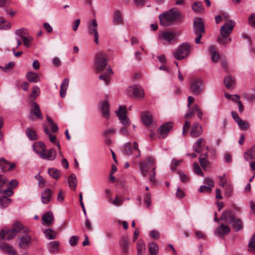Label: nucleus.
<instances>
[{
    "instance_id": "nucleus-46",
    "label": "nucleus",
    "mask_w": 255,
    "mask_h": 255,
    "mask_svg": "<svg viewBox=\"0 0 255 255\" xmlns=\"http://www.w3.org/2000/svg\"><path fill=\"white\" fill-rule=\"evenodd\" d=\"M11 27V23L5 18L0 16V28H9Z\"/></svg>"
},
{
    "instance_id": "nucleus-51",
    "label": "nucleus",
    "mask_w": 255,
    "mask_h": 255,
    "mask_svg": "<svg viewBox=\"0 0 255 255\" xmlns=\"http://www.w3.org/2000/svg\"><path fill=\"white\" fill-rule=\"evenodd\" d=\"M199 160L203 169L204 170H206L209 164V161L207 160L205 158H202V157H200L199 158Z\"/></svg>"
},
{
    "instance_id": "nucleus-13",
    "label": "nucleus",
    "mask_w": 255,
    "mask_h": 255,
    "mask_svg": "<svg viewBox=\"0 0 255 255\" xmlns=\"http://www.w3.org/2000/svg\"><path fill=\"white\" fill-rule=\"evenodd\" d=\"M173 123L168 122L161 126L158 130L159 137L163 138L166 137L167 133L172 129Z\"/></svg>"
},
{
    "instance_id": "nucleus-4",
    "label": "nucleus",
    "mask_w": 255,
    "mask_h": 255,
    "mask_svg": "<svg viewBox=\"0 0 255 255\" xmlns=\"http://www.w3.org/2000/svg\"><path fill=\"white\" fill-rule=\"evenodd\" d=\"M108 56L105 52L100 51L96 55L95 67L98 72L103 71L107 66Z\"/></svg>"
},
{
    "instance_id": "nucleus-7",
    "label": "nucleus",
    "mask_w": 255,
    "mask_h": 255,
    "mask_svg": "<svg viewBox=\"0 0 255 255\" xmlns=\"http://www.w3.org/2000/svg\"><path fill=\"white\" fill-rule=\"evenodd\" d=\"M127 94L129 97L137 99H141L144 96L143 90L137 85L129 86L128 88Z\"/></svg>"
},
{
    "instance_id": "nucleus-8",
    "label": "nucleus",
    "mask_w": 255,
    "mask_h": 255,
    "mask_svg": "<svg viewBox=\"0 0 255 255\" xmlns=\"http://www.w3.org/2000/svg\"><path fill=\"white\" fill-rule=\"evenodd\" d=\"M190 89L194 95H199L204 90V86L201 80L198 78L192 79L190 82Z\"/></svg>"
},
{
    "instance_id": "nucleus-33",
    "label": "nucleus",
    "mask_w": 255,
    "mask_h": 255,
    "mask_svg": "<svg viewBox=\"0 0 255 255\" xmlns=\"http://www.w3.org/2000/svg\"><path fill=\"white\" fill-rule=\"evenodd\" d=\"M209 51L211 55L212 62L214 63L217 62L219 59V55L216 51L215 47L213 45L210 46Z\"/></svg>"
},
{
    "instance_id": "nucleus-15",
    "label": "nucleus",
    "mask_w": 255,
    "mask_h": 255,
    "mask_svg": "<svg viewBox=\"0 0 255 255\" xmlns=\"http://www.w3.org/2000/svg\"><path fill=\"white\" fill-rule=\"evenodd\" d=\"M231 232L230 228L225 225V224L221 223L215 231V234L219 236L220 237H224L226 235L229 234Z\"/></svg>"
},
{
    "instance_id": "nucleus-19",
    "label": "nucleus",
    "mask_w": 255,
    "mask_h": 255,
    "mask_svg": "<svg viewBox=\"0 0 255 255\" xmlns=\"http://www.w3.org/2000/svg\"><path fill=\"white\" fill-rule=\"evenodd\" d=\"M202 128L200 124L195 123L191 129L190 134L193 137H197L202 133Z\"/></svg>"
},
{
    "instance_id": "nucleus-30",
    "label": "nucleus",
    "mask_w": 255,
    "mask_h": 255,
    "mask_svg": "<svg viewBox=\"0 0 255 255\" xmlns=\"http://www.w3.org/2000/svg\"><path fill=\"white\" fill-rule=\"evenodd\" d=\"M68 184L71 189L76 190L77 185V180L75 174L72 173L69 176Z\"/></svg>"
},
{
    "instance_id": "nucleus-64",
    "label": "nucleus",
    "mask_w": 255,
    "mask_h": 255,
    "mask_svg": "<svg viewBox=\"0 0 255 255\" xmlns=\"http://www.w3.org/2000/svg\"><path fill=\"white\" fill-rule=\"evenodd\" d=\"M182 162V160L173 159L171 165V169L174 170L176 167Z\"/></svg>"
},
{
    "instance_id": "nucleus-1",
    "label": "nucleus",
    "mask_w": 255,
    "mask_h": 255,
    "mask_svg": "<svg viewBox=\"0 0 255 255\" xmlns=\"http://www.w3.org/2000/svg\"><path fill=\"white\" fill-rule=\"evenodd\" d=\"M180 16V12L172 8L159 15L160 23L166 26L172 24Z\"/></svg>"
},
{
    "instance_id": "nucleus-39",
    "label": "nucleus",
    "mask_w": 255,
    "mask_h": 255,
    "mask_svg": "<svg viewBox=\"0 0 255 255\" xmlns=\"http://www.w3.org/2000/svg\"><path fill=\"white\" fill-rule=\"evenodd\" d=\"M224 84L227 88L232 89L234 88V79L230 76H227L224 79Z\"/></svg>"
},
{
    "instance_id": "nucleus-43",
    "label": "nucleus",
    "mask_w": 255,
    "mask_h": 255,
    "mask_svg": "<svg viewBox=\"0 0 255 255\" xmlns=\"http://www.w3.org/2000/svg\"><path fill=\"white\" fill-rule=\"evenodd\" d=\"M113 22L116 25L122 24L124 22V20L123 19L122 14L121 12L119 10H117L115 12Z\"/></svg>"
},
{
    "instance_id": "nucleus-50",
    "label": "nucleus",
    "mask_w": 255,
    "mask_h": 255,
    "mask_svg": "<svg viewBox=\"0 0 255 255\" xmlns=\"http://www.w3.org/2000/svg\"><path fill=\"white\" fill-rule=\"evenodd\" d=\"M35 178L38 181V184L40 188H43L45 186V180L44 178L39 174H37L35 176Z\"/></svg>"
},
{
    "instance_id": "nucleus-12",
    "label": "nucleus",
    "mask_w": 255,
    "mask_h": 255,
    "mask_svg": "<svg viewBox=\"0 0 255 255\" xmlns=\"http://www.w3.org/2000/svg\"><path fill=\"white\" fill-rule=\"evenodd\" d=\"M34 151L37 153L40 157L44 159L49 160H53L56 157V152L53 148H51L48 150L38 151L35 148H34Z\"/></svg>"
},
{
    "instance_id": "nucleus-29",
    "label": "nucleus",
    "mask_w": 255,
    "mask_h": 255,
    "mask_svg": "<svg viewBox=\"0 0 255 255\" xmlns=\"http://www.w3.org/2000/svg\"><path fill=\"white\" fill-rule=\"evenodd\" d=\"M141 121L144 125H150L153 121L152 115L148 112L143 113L141 115Z\"/></svg>"
},
{
    "instance_id": "nucleus-27",
    "label": "nucleus",
    "mask_w": 255,
    "mask_h": 255,
    "mask_svg": "<svg viewBox=\"0 0 255 255\" xmlns=\"http://www.w3.org/2000/svg\"><path fill=\"white\" fill-rule=\"evenodd\" d=\"M26 78L30 82L37 83L40 81L38 74L32 71L28 72L26 73Z\"/></svg>"
},
{
    "instance_id": "nucleus-55",
    "label": "nucleus",
    "mask_w": 255,
    "mask_h": 255,
    "mask_svg": "<svg viewBox=\"0 0 255 255\" xmlns=\"http://www.w3.org/2000/svg\"><path fill=\"white\" fill-rule=\"evenodd\" d=\"M22 41L24 45L27 47H29L30 46V43L32 40V38L30 36H25L22 37Z\"/></svg>"
},
{
    "instance_id": "nucleus-63",
    "label": "nucleus",
    "mask_w": 255,
    "mask_h": 255,
    "mask_svg": "<svg viewBox=\"0 0 255 255\" xmlns=\"http://www.w3.org/2000/svg\"><path fill=\"white\" fill-rule=\"evenodd\" d=\"M65 198V194L63 190H60L59 191L58 195L57 196V200L59 202H62Z\"/></svg>"
},
{
    "instance_id": "nucleus-58",
    "label": "nucleus",
    "mask_w": 255,
    "mask_h": 255,
    "mask_svg": "<svg viewBox=\"0 0 255 255\" xmlns=\"http://www.w3.org/2000/svg\"><path fill=\"white\" fill-rule=\"evenodd\" d=\"M178 173L179 174L180 179L182 182L186 183L188 181L189 178L187 175L181 171H179Z\"/></svg>"
},
{
    "instance_id": "nucleus-20",
    "label": "nucleus",
    "mask_w": 255,
    "mask_h": 255,
    "mask_svg": "<svg viewBox=\"0 0 255 255\" xmlns=\"http://www.w3.org/2000/svg\"><path fill=\"white\" fill-rule=\"evenodd\" d=\"M42 224L50 226L54 221V216L51 211H47L42 217Z\"/></svg>"
},
{
    "instance_id": "nucleus-31",
    "label": "nucleus",
    "mask_w": 255,
    "mask_h": 255,
    "mask_svg": "<svg viewBox=\"0 0 255 255\" xmlns=\"http://www.w3.org/2000/svg\"><path fill=\"white\" fill-rule=\"evenodd\" d=\"M137 255H144L145 245L143 240H139L136 243Z\"/></svg>"
},
{
    "instance_id": "nucleus-24",
    "label": "nucleus",
    "mask_w": 255,
    "mask_h": 255,
    "mask_svg": "<svg viewBox=\"0 0 255 255\" xmlns=\"http://www.w3.org/2000/svg\"><path fill=\"white\" fill-rule=\"evenodd\" d=\"M176 36V33L175 32L166 31L163 32L159 35V38H163L165 41L168 43H171L172 41L174 40V38Z\"/></svg>"
},
{
    "instance_id": "nucleus-59",
    "label": "nucleus",
    "mask_w": 255,
    "mask_h": 255,
    "mask_svg": "<svg viewBox=\"0 0 255 255\" xmlns=\"http://www.w3.org/2000/svg\"><path fill=\"white\" fill-rule=\"evenodd\" d=\"M233 193V187L230 185H227L225 187V194L227 197H230L231 196Z\"/></svg>"
},
{
    "instance_id": "nucleus-41",
    "label": "nucleus",
    "mask_w": 255,
    "mask_h": 255,
    "mask_svg": "<svg viewBox=\"0 0 255 255\" xmlns=\"http://www.w3.org/2000/svg\"><path fill=\"white\" fill-rule=\"evenodd\" d=\"M46 238L50 240H54L56 238V232L51 229H47L43 232Z\"/></svg>"
},
{
    "instance_id": "nucleus-54",
    "label": "nucleus",
    "mask_w": 255,
    "mask_h": 255,
    "mask_svg": "<svg viewBox=\"0 0 255 255\" xmlns=\"http://www.w3.org/2000/svg\"><path fill=\"white\" fill-rule=\"evenodd\" d=\"M237 124L240 128L242 129H247L250 127V125L248 122L242 119Z\"/></svg>"
},
{
    "instance_id": "nucleus-10",
    "label": "nucleus",
    "mask_w": 255,
    "mask_h": 255,
    "mask_svg": "<svg viewBox=\"0 0 255 255\" xmlns=\"http://www.w3.org/2000/svg\"><path fill=\"white\" fill-rule=\"evenodd\" d=\"M127 108L126 106H120L116 114L122 124L125 127H128L130 125V121L126 115Z\"/></svg>"
},
{
    "instance_id": "nucleus-23",
    "label": "nucleus",
    "mask_w": 255,
    "mask_h": 255,
    "mask_svg": "<svg viewBox=\"0 0 255 255\" xmlns=\"http://www.w3.org/2000/svg\"><path fill=\"white\" fill-rule=\"evenodd\" d=\"M16 230L13 229L9 230L5 233H4L3 230H2L0 232V239H3L5 238L6 240L8 241L12 238L16 236Z\"/></svg>"
},
{
    "instance_id": "nucleus-17",
    "label": "nucleus",
    "mask_w": 255,
    "mask_h": 255,
    "mask_svg": "<svg viewBox=\"0 0 255 255\" xmlns=\"http://www.w3.org/2000/svg\"><path fill=\"white\" fill-rule=\"evenodd\" d=\"M53 192L49 188L45 189L41 193V200L43 204H48L52 199Z\"/></svg>"
},
{
    "instance_id": "nucleus-3",
    "label": "nucleus",
    "mask_w": 255,
    "mask_h": 255,
    "mask_svg": "<svg viewBox=\"0 0 255 255\" xmlns=\"http://www.w3.org/2000/svg\"><path fill=\"white\" fill-rule=\"evenodd\" d=\"M190 49L191 46L188 43H182L174 50L173 55L177 60H182L188 56Z\"/></svg>"
},
{
    "instance_id": "nucleus-38",
    "label": "nucleus",
    "mask_w": 255,
    "mask_h": 255,
    "mask_svg": "<svg viewBox=\"0 0 255 255\" xmlns=\"http://www.w3.org/2000/svg\"><path fill=\"white\" fill-rule=\"evenodd\" d=\"M230 224L232 225V227L236 232L242 230L243 228L242 221L237 218H236L234 221L232 223H231Z\"/></svg>"
},
{
    "instance_id": "nucleus-18",
    "label": "nucleus",
    "mask_w": 255,
    "mask_h": 255,
    "mask_svg": "<svg viewBox=\"0 0 255 255\" xmlns=\"http://www.w3.org/2000/svg\"><path fill=\"white\" fill-rule=\"evenodd\" d=\"M15 164L14 163H9L3 157L0 158V168L4 172L6 170L10 171L14 169Z\"/></svg>"
},
{
    "instance_id": "nucleus-60",
    "label": "nucleus",
    "mask_w": 255,
    "mask_h": 255,
    "mask_svg": "<svg viewBox=\"0 0 255 255\" xmlns=\"http://www.w3.org/2000/svg\"><path fill=\"white\" fill-rule=\"evenodd\" d=\"M25 31L24 29H17L15 31V34L18 36V38L22 39V37L25 36L24 35Z\"/></svg>"
},
{
    "instance_id": "nucleus-56",
    "label": "nucleus",
    "mask_w": 255,
    "mask_h": 255,
    "mask_svg": "<svg viewBox=\"0 0 255 255\" xmlns=\"http://www.w3.org/2000/svg\"><path fill=\"white\" fill-rule=\"evenodd\" d=\"M193 166H194V170L195 172L197 174L203 176V173L198 163L197 162H194L193 163Z\"/></svg>"
},
{
    "instance_id": "nucleus-35",
    "label": "nucleus",
    "mask_w": 255,
    "mask_h": 255,
    "mask_svg": "<svg viewBox=\"0 0 255 255\" xmlns=\"http://www.w3.org/2000/svg\"><path fill=\"white\" fill-rule=\"evenodd\" d=\"M11 202V199L5 196L0 197V208H5L7 207Z\"/></svg>"
},
{
    "instance_id": "nucleus-47",
    "label": "nucleus",
    "mask_w": 255,
    "mask_h": 255,
    "mask_svg": "<svg viewBox=\"0 0 255 255\" xmlns=\"http://www.w3.org/2000/svg\"><path fill=\"white\" fill-rule=\"evenodd\" d=\"M47 121L49 124L51 126V131L55 133L58 130V127L57 125L54 123L52 119L49 116H46Z\"/></svg>"
},
{
    "instance_id": "nucleus-37",
    "label": "nucleus",
    "mask_w": 255,
    "mask_h": 255,
    "mask_svg": "<svg viewBox=\"0 0 255 255\" xmlns=\"http://www.w3.org/2000/svg\"><path fill=\"white\" fill-rule=\"evenodd\" d=\"M13 229L16 230V233H26L28 231V229L18 221L15 222Z\"/></svg>"
},
{
    "instance_id": "nucleus-22",
    "label": "nucleus",
    "mask_w": 255,
    "mask_h": 255,
    "mask_svg": "<svg viewBox=\"0 0 255 255\" xmlns=\"http://www.w3.org/2000/svg\"><path fill=\"white\" fill-rule=\"evenodd\" d=\"M0 249L4 253L9 255H16V252L13 247L7 243H2L0 245Z\"/></svg>"
},
{
    "instance_id": "nucleus-32",
    "label": "nucleus",
    "mask_w": 255,
    "mask_h": 255,
    "mask_svg": "<svg viewBox=\"0 0 255 255\" xmlns=\"http://www.w3.org/2000/svg\"><path fill=\"white\" fill-rule=\"evenodd\" d=\"M69 80L68 78H65L60 87V94L62 98H64L66 96V91L69 86Z\"/></svg>"
},
{
    "instance_id": "nucleus-52",
    "label": "nucleus",
    "mask_w": 255,
    "mask_h": 255,
    "mask_svg": "<svg viewBox=\"0 0 255 255\" xmlns=\"http://www.w3.org/2000/svg\"><path fill=\"white\" fill-rule=\"evenodd\" d=\"M144 202L146 204L147 208H149L151 204V194L149 193H146L144 196Z\"/></svg>"
},
{
    "instance_id": "nucleus-34",
    "label": "nucleus",
    "mask_w": 255,
    "mask_h": 255,
    "mask_svg": "<svg viewBox=\"0 0 255 255\" xmlns=\"http://www.w3.org/2000/svg\"><path fill=\"white\" fill-rule=\"evenodd\" d=\"M244 157L247 161L255 159V146H253L245 153Z\"/></svg>"
},
{
    "instance_id": "nucleus-49",
    "label": "nucleus",
    "mask_w": 255,
    "mask_h": 255,
    "mask_svg": "<svg viewBox=\"0 0 255 255\" xmlns=\"http://www.w3.org/2000/svg\"><path fill=\"white\" fill-rule=\"evenodd\" d=\"M40 92V88L37 86H34L33 87V90L31 95L29 96V98L33 99H36L39 95Z\"/></svg>"
},
{
    "instance_id": "nucleus-62",
    "label": "nucleus",
    "mask_w": 255,
    "mask_h": 255,
    "mask_svg": "<svg viewBox=\"0 0 255 255\" xmlns=\"http://www.w3.org/2000/svg\"><path fill=\"white\" fill-rule=\"evenodd\" d=\"M17 185L18 181L15 179H12L7 184V186L13 189L16 188Z\"/></svg>"
},
{
    "instance_id": "nucleus-14",
    "label": "nucleus",
    "mask_w": 255,
    "mask_h": 255,
    "mask_svg": "<svg viewBox=\"0 0 255 255\" xmlns=\"http://www.w3.org/2000/svg\"><path fill=\"white\" fill-rule=\"evenodd\" d=\"M236 218L235 213L231 210H226L223 212L220 219L226 223H232Z\"/></svg>"
},
{
    "instance_id": "nucleus-25",
    "label": "nucleus",
    "mask_w": 255,
    "mask_h": 255,
    "mask_svg": "<svg viewBox=\"0 0 255 255\" xmlns=\"http://www.w3.org/2000/svg\"><path fill=\"white\" fill-rule=\"evenodd\" d=\"M206 141L204 138H200L198 139L193 145L194 151L198 153H200L202 151V147L205 145Z\"/></svg>"
},
{
    "instance_id": "nucleus-48",
    "label": "nucleus",
    "mask_w": 255,
    "mask_h": 255,
    "mask_svg": "<svg viewBox=\"0 0 255 255\" xmlns=\"http://www.w3.org/2000/svg\"><path fill=\"white\" fill-rule=\"evenodd\" d=\"M26 134L28 138L30 140H35L37 139V135L35 132L30 128H27L26 130Z\"/></svg>"
},
{
    "instance_id": "nucleus-57",
    "label": "nucleus",
    "mask_w": 255,
    "mask_h": 255,
    "mask_svg": "<svg viewBox=\"0 0 255 255\" xmlns=\"http://www.w3.org/2000/svg\"><path fill=\"white\" fill-rule=\"evenodd\" d=\"M79 237L77 236H72L69 240V244L71 246H75L77 245L79 241Z\"/></svg>"
},
{
    "instance_id": "nucleus-42",
    "label": "nucleus",
    "mask_w": 255,
    "mask_h": 255,
    "mask_svg": "<svg viewBox=\"0 0 255 255\" xmlns=\"http://www.w3.org/2000/svg\"><path fill=\"white\" fill-rule=\"evenodd\" d=\"M148 248L151 255H155L158 252L159 248L157 244L155 242H151L148 245Z\"/></svg>"
},
{
    "instance_id": "nucleus-28",
    "label": "nucleus",
    "mask_w": 255,
    "mask_h": 255,
    "mask_svg": "<svg viewBox=\"0 0 255 255\" xmlns=\"http://www.w3.org/2000/svg\"><path fill=\"white\" fill-rule=\"evenodd\" d=\"M31 237L28 235L22 236L19 242V245L21 249H26L30 242Z\"/></svg>"
},
{
    "instance_id": "nucleus-11",
    "label": "nucleus",
    "mask_w": 255,
    "mask_h": 255,
    "mask_svg": "<svg viewBox=\"0 0 255 255\" xmlns=\"http://www.w3.org/2000/svg\"><path fill=\"white\" fill-rule=\"evenodd\" d=\"M98 23L95 19L88 23V33L94 37V42L98 45L99 44V34L97 30Z\"/></svg>"
},
{
    "instance_id": "nucleus-2",
    "label": "nucleus",
    "mask_w": 255,
    "mask_h": 255,
    "mask_svg": "<svg viewBox=\"0 0 255 255\" xmlns=\"http://www.w3.org/2000/svg\"><path fill=\"white\" fill-rule=\"evenodd\" d=\"M235 21L230 20L226 22L220 28V33L222 37L219 36L217 38V41L220 44H226L231 41V38H228L231 33L233 28L235 26Z\"/></svg>"
},
{
    "instance_id": "nucleus-40",
    "label": "nucleus",
    "mask_w": 255,
    "mask_h": 255,
    "mask_svg": "<svg viewBox=\"0 0 255 255\" xmlns=\"http://www.w3.org/2000/svg\"><path fill=\"white\" fill-rule=\"evenodd\" d=\"M109 105L107 101H105L101 104V110L102 111L103 115L106 118L109 117Z\"/></svg>"
},
{
    "instance_id": "nucleus-61",
    "label": "nucleus",
    "mask_w": 255,
    "mask_h": 255,
    "mask_svg": "<svg viewBox=\"0 0 255 255\" xmlns=\"http://www.w3.org/2000/svg\"><path fill=\"white\" fill-rule=\"evenodd\" d=\"M110 201H111L112 204H113L115 206H120L122 205L123 201L122 199L119 198L118 196L116 197L115 200H112V199H110Z\"/></svg>"
},
{
    "instance_id": "nucleus-6",
    "label": "nucleus",
    "mask_w": 255,
    "mask_h": 255,
    "mask_svg": "<svg viewBox=\"0 0 255 255\" xmlns=\"http://www.w3.org/2000/svg\"><path fill=\"white\" fill-rule=\"evenodd\" d=\"M155 162V159L153 157L148 156L144 161L139 163V169L142 176L147 175L150 166L153 165Z\"/></svg>"
},
{
    "instance_id": "nucleus-36",
    "label": "nucleus",
    "mask_w": 255,
    "mask_h": 255,
    "mask_svg": "<svg viewBox=\"0 0 255 255\" xmlns=\"http://www.w3.org/2000/svg\"><path fill=\"white\" fill-rule=\"evenodd\" d=\"M129 242L126 237H123L121 242V246L123 253L127 254L128 252Z\"/></svg>"
},
{
    "instance_id": "nucleus-21",
    "label": "nucleus",
    "mask_w": 255,
    "mask_h": 255,
    "mask_svg": "<svg viewBox=\"0 0 255 255\" xmlns=\"http://www.w3.org/2000/svg\"><path fill=\"white\" fill-rule=\"evenodd\" d=\"M113 74V72L112 70L111 67L108 66L106 71L102 74H100L99 76V78L101 80H103L105 84L108 85L110 83V76Z\"/></svg>"
},
{
    "instance_id": "nucleus-26",
    "label": "nucleus",
    "mask_w": 255,
    "mask_h": 255,
    "mask_svg": "<svg viewBox=\"0 0 255 255\" xmlns=\"http://www.w3.org/2000/svg\"><path fill=\"white\" fill-rule=\"evenodd\" d=\"M60 244L59 241L50 242L47 245V247L50 253H55L59 251Z\"/></svg>"
},
{
    "instance_id": "nucleus-45",
    "label": "nucleus",
    "mask_w": 255,
    "mask_h": 255,
    "mask_svg": "<svg viewBox=\"0 0 255 255\" xmlns=\"http://www.w3.org/2000/svg\"><path fill=\"white\" fill-rule=\"evenodd\" d=\"M48 173L50 176L56 180H58L60 177V171L57 169L50 168L48 169Z\"/></svg>"
},
{
    "instance_id": "nucleus-53",
    "label": "nucleus",
    "mask_w": 255,
    "mask_h": 255,
    "mask_svg": "<svg viewBox=\"0 0 255 255\" xmlns=\"http://www.w3.org/2000/svg\"><path fill=\"white\" fill-rule=\"evenodd\" d=\"M251 251L255 252V234H254L252 238L250 239L249 245Z\"/></svg>"
},
{
    "instance_id": "nucleus-9",
    "label": "nucleus",
    "mask_w": 255,
    "mask_h": 255,
    "mask_svg": "<svg viewBox=\"0 0 255 255\" xmlns=\"http://www.w3.org/2000/svg\"><path fill=\"white\" fill-rule=\"evenodd\" d=\"M29 119L33 121H35L37 119H43L39 106L35 102L32 103L29 113Z\"/></svg>"
},
{
    "instance_id": "nucleus-44",
    "label": "nucleus",
    "mask_w": 255,
    "mask_h": 255,
    "mask_svg": "<svg viewBox=\"0 0 255 255\" xmlns=\"http://www.w3.org/2000/svg\"><path fill=\"white\" fill-rule=\"evenodd\" d=\"M192 9L196 13L204 12V8L201 2H195L192 5Z\"/></svg>"
},
{
    "instance_id": "nucleus-5",
    "label": "nucleus",
    "mask_w": 255,
    "mask_h": 255,
    "mask_svg": "<svg viewBox=\"0 0 255 255\" xmlns=\"http://www.w3.org/2000/svg\"><path fill=\"white\" fill-rule=\"evenodd\" d=\"M122 150L126 155H133L135 158L140 156V151L138 148L137 142H134L132 148L131 147L130 142H127L123 146Z\"/></svg>"
},
{
    "instance_id": "nucleus-16",
    "label": "nucleus",
    "mask_w": 255,
    "mask_h": 255,
    "mask_svg": "<svg viewBox=\"0 0 255 255\" xmlns=\"http://www.w3.org/2000/svg\"><path fill=\"white\" fill-rule=\"evenodd\" d=\"M193 29L195 34L203 33L205 32V28L202 19L196 18L193 22Z\"/></svg>"
}]
</instances>
